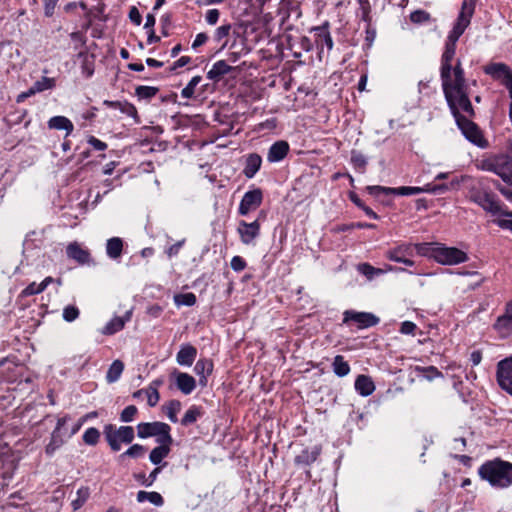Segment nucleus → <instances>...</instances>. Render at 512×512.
Returning a JSON list of instances; mask_svg holds the SVG:
<instances>
[{
  "label": "nucleus",
  "mask_w": 512,
  "mask_h": 512,
  "mask_svg": "<svg viewBox=\"0 0 512 512\" xmlns=\"http://www.w3.org/2000/svg\"><path fill=\"white\" fill-rule=\"evenodd\" d=\"M78 59L81 60V73L85 78H90L94 74L95 70V56L87 52H79L77 55Z\"/></svg>",
  "instance_id": "27"
},
{
  "label": "nucleus",
  "mask_w": 512,
  "mask_h": 512,
  "mask_svg": "<svg viewBox=\"0 0 512 512\" xmlns=\"http://www.w3.org/2000/svg\"><path fill=\"white\" fill-rule=\"evenodd\" d=\"M376 38V29L372 24H367L365 29V45L370 48Z\"/></svg>",
  "instance_id": "56"
},
{
  "label": "nucleus",
  "mask_w": 512,
  "mask_h": 512,
  "mask_svg": "<svg viewBox=\"0 0 512 512\" xmlns=\"http://www.w3.org/2000/svg\"><path fill=\"white\" fill-rule=\"evenodd\" d=\"M180 410L181 402L178 400H171L166 406V416L171 422L176 423L178 422L177 414Z\"/></svg>",
  "instance_id": "46"
},
{
  "label": "nucleus",
  "mask_w": 512,
  "mask_h": 512,
  "mask_svg": "<svg viewBox=\"0 0 512 512\" xmlns=\"http://www.w3.org/2000/svg\"><path fill=\"white\" fill-rule=\"evenodd\" d=\"M289 151V143L286 140H278L269 147L267 152V161L269 163L280 162L287 157Z\"/></svg>",
  "instance_id": "17"
},
{
  "label": "nucleus",
  "mask_w": 512,
  "mask_h": 512,
  "mask_svg": "<svg viewBox=\"0 0 512 512\" xmlns=\"http://www.w3.org/2000/svg\"><path fill=\"white\" fill-rule=\"evenodd\" d=\"M329 28L330 23L325 21L322 25L312 27L310 30L311 32H314L315 44L320 51H322L324 47H326L328 51L333 49L334 42Z\"/></svg>",
  "instance_id": "14"
},
{
  "label": "nucleus",
  "mask_w": 512,
  "mask_h": 512,
  "mask_svg": "<svg viewBox=\"0 0 512 512\" xmlns=\"http://www.w3.org/2000/svg\"><path fill=\"white\" fill-rule=\"evenodd\" d=\"M103 105L110 109H117L120 110L123 114L138 118V112L136 107L128 102V101H111V100H104Z\"/></svg>",
  "instance_id": "26"
},
{
  "label": "nucleus",
  "mask_w": 512,
  "mask_h": 512,
  "mask_svg": "<svg viewBox=\"0 0 512 512\" xmlns=\"http://www.w3.org/2000/svg\"><path fill=\"white\" fill-rule=\"evenodd\" d=\"M230 265L235 272H241L246 268V261L241 256H234Z\"/></svg>",
  "instance_id": "57"
},
{
  "label": "nucleus",
  "mask_w": 512,
  "mask_h": 512,
  "mask_svg": "<svg viewBox=\"0 0 512 512\" xmlns=\"http://www.w3.org/2000/svg\"><path fill=\"white\" fill-rule=\"evenodd\" d=\"M208 39H209V36L207 33H204V32L198 33L196 35L194 41L192 42V46H191L192 49L197 50L199 47L206 44Z\"/></svg>",
  "instance_id": "62"
},
{
  "label": "nucleus",
  "mask_w": 512,
  "mask_h": 512,
  "mask_svg": "<svg viewBox=\"0 0 512 512\" xmlns=\"http://www.w3.org/2000/svg\"><path fill=\"white\" fill-rule=\"evenodd\" d=\"M350 163L358 173H365L368 164L367 158L357 150L351 151Z\"/></svg>",
  "instance_id": "35"
},
{
  "label": "nucleus",
  "mask_w": 512,
  "mask_h": 512,
  "mask_svg": "<svg viewBox=\"0 0 512 512\" xmlns=\"http://www.w3.org/2000/svg\"><path fill=\"white\" fill-rule=\"evenodd\" d=\"M499 386L512 395V357L501 360L497 365Z\"/></svg>",
  "instance_id": "12"
},
{
  "label": "nucleus",
  "mask_w": 512,
  "mask_h": 512,
  "mask_svg": "<svg viewBox=\"0 0 512 512\" xmlns=\"http://www.w3.org/2000/svg\"><path fill=\"white\" fill-rule=\"evenodd\" d=\"M238 71V67L230 66L225 60H218L207 72V78L215 83H218L223 79L225 75Z\"/></svg>",
  "instance_id": "15"
},
{
  "label": "nucleus",
  "mask_w": 512,
  "mask_h": 512,
  "mask_svg": "<svg viewBox=\"0 0 512 512\" xmlns=\"http://www.w3.org/2000/svg\"><path fill=\"white\" fill-rule=\"evenodd\" d=\"M129 19L133 24H135L137 26H139L142 22V16H141L139 10L135 6L130 8Z\"/></svg>",
  "instance_id": "64"
},
{
  "label": "nucleus",
  "mask_w": 512,
  "mask_h": 512,
  "mask_svg": "<svg viewBox=\"0 0 512 512\" xmlns=\"http://www.w3.org/2000/svg\"><path fill=\"white\" fill-rule=\"evenodd\" d=\"M66 254L70 259L75 260L80 265L90 264L91 256L87 249H84L77 242L70 243L66 248Z\"/></svg>",
  "instance_id": "20"
},
{
  "label": "nucleus",
  "mask_w": 512,
  "mask_h": 512,
  "mask_svg": "<svg viewBox=\"0 0 512 512\" xmlns=\"http://www.w3.org/2000/svg\"><path fill=\"white\" fill-rule=\"evenodd\" d=\"M63 439L60 437L57 431H53L51 434L50 442L46 446V453L48 455L54 454V452L63 444Z\"/></svg>",
  "instance_id": "50"
},
{
  "label": "nucleus",
  "mask_w": 512,
  "mask_h": 512,
  "mask_svg": "<svg viewBox=\"0 0 512 512\" xmlns=\"http://www.w3.org/2000/svg\"><path fill=\"white\" fill-rule=\"evenodd\" d=\"M160 399L159 392L156 388L150 387L147 391V402L150 407H154Z\"/></svg>",
  "instance_id": "60"
},
{
  "label": "nucleus",
  "mask_w": 512,
  "mask_h": 512,
  "mask_svg": "<svg viewBox=\"0 0 512 512\" xmlns=\"http://www.w3.org/2000/svg\"><path fill=\"white\" fill-rule=\"evenodd\" d=\"M170 453V448L166 447H155L152 449L149 455V460L154 464L158 465L160 464L164 458L168 456Z\"/></svg>",
  "instance_id": "44"
},
{
  "label": "nucleus",
  "mask_w": 512,
  "mask_h": 512,
  "mask_svg": "<svg viewBox=\"0 0 512 512\" xmlns=\"http://www.w3.org/2000/svg\"><path fill=\"white\" fill-rule=\"evenodd\" d=\"M416 330V324L411 321L401 323L400 332L405 335H413Z\"/></svg>",
  "instance_id": "63"
},
{
  "label": "nucleus",
  "mask_w": 512,
  "mask_h": 512,
  "mask_svg": "<svg viewBox=\"0 0 512 512\" xmlns=\"http://www.w3.org/2000/svg\"><path fill=\"white\" fill-rule=\"evenodd\" d=\"M104 435L108 445L112 451H119L121 444H130L133 442L135 434L131 426H120L116 428L112 424H107L104 427Z\"/></svg>",
  "instance_id": "6"
},
{
  "label": "nucleus",
  "mask_w": 512,
  "mask_h": 512,
  "mask_svg": "<svg viewBox=\"0 0 512 512\" xmlns=\"http://www.w3.org/2000/svg\"><path fill=\"white\" fill-rule=\"evenodd\" d=\"M413 250H415V244H402L396 247L393 250H390L388 253V257L390 260L403 263L407 266H413L414 261L407 258V256H411L413 254Z\"/></svg>",
  "instance_id": "16"
},
{
  "label": "nucleus",
  "mask_w": 512,
  "mask_h": 512,
  "mask_svg": "<svg viewBox=\"0 0 512 512\" xmlns=\"http://www.w3.org/2000/svg\"><path fill=\"white\" fill-rule=\"evenodd\" d=\"M418 255L428 257L441 265H457L468 261L465 251L457 247H449L440 242H424L415 244Z\"/></svg>",
  "instance_id": "3"
},
{
  "label": "nucleus",
  "mask_w": 512,
  "mask_h": 512,
  "mask_svg": "<svg viewBox=\"0 0 512 512\" xmlns=\"http://www.w3.org/2000/svg\"><path fill=\"white\" fill-rule=\"evenodd\" d=\"M262 166V157L258 153H249L244 157L243 175L247 179H252Z\"/></svg>",
  "instance_id": "18"
},
{
  "label": "nucleus",
  "mask_w": 512,
  "mask_h": 512,
  "mask_svg": "<svg viewBox=\"0 0 512 512\" xmlns=\"http://www.w3.org/2000/svg\"><path fill=\"white\" fill-rule=\"evenodd\" d=\"M355 390L364 397L371 395L375 390L372 379L367 375H359L355 380Z\"/></svg>",
  "instance_id": "29"
},
{
  "label": "nucleus",
  "mask_w": 512,
  "mask_h": 512,
  "mask_svg": "<svg viewBox=\"0 0 512 512\" xmlns=\"http://www.w3.org/2000/svg\"><path fill=\"white\" fill-rule=\"evenodd\" d=\"M220 17V11L218 9H209L205 14V21L209 25H215Z\"/></svg>",
  "instance_id": "59"
},
{
  "label": "nucleus",
  "mask_w": 512,
  "mask_h": 512,
  "mask_svg": "<svg viewBox=\"0 0 512 512\" xmlns=\"http://www.w3.org/2000/svg\"><path fill=\"white\" fill-rule=\"evenodd\" d=\"M475 3L464 0L461 5V11L453 25L452 30L449 32L447 39L458 42L459 38L465 32L466 28L470 25L471 18L474 14Z\"/></svg>",
  "instance_id": "8"
},
{
  "label": "nucleus",
  "mask_w": 512,
  "mask_h": 512,
  "mask_svg": "<svg viewBox=\"0 0 512 512\" xmlns=\"http://www.w3.org/2000/svg\"><path fill=\"white\" fill-rule=\"evenodd\" d=\"M137 501L140 503L148 501L157 507H160L164 504V499L161 496V494L158 492H155V491H152V492L139 491L137 493Z\"/></svg>",
  "instance_id": "32"
},
{
  "label": "nucleus",
  "mask_w": 512,
  "mask_h": 512,
  "mask_svg": "<svg viewBox=\"0 0 512 512\" xmlns=\"http://www.w3.org/2000/svg\"><path fill=\"white\" fill-rule=\"evenodd\" d=\"M184 243L185 239H182L166 248L165 252L168 255V257L171 258L176 256L179 253L182 246L184 245Z\"/></svg>",
  "instance_id": "61"
},
{
  "label": "nucleus",
  "mask_w": 512,
  "mask_h": 512,
  "mask_svg": "<svg viewBox=\"0 0 512 512\" xmlns=\"http://www.w3.org/2000/svg\"><path fill=\"white\" fill-rule=\"evenodd\" d=\"M138 412V409L134 405H129L120 414V420L124 423L132 422Z\"/></svg>",
  "instance_id": "53"
},
{
  "label": "nucleus",
  "mask_w": 512,
  "mask_h": 512,
  "mask_svg": "<svg viewBox=\"0 0 512 512\" xmlns=\"http://www.w3.org/2000/svg\"><path fill=\"white\" fill-rule=\"evenodd\" d=\"M123 251V241L119 237H112L107 240L106 253L111 259H118Z\"/></svg>",
  "instance_id": "30"
},
{
  "label": "nucleus",
  "mask_w": 512,
  "mask_h": 512,
  "mask_svg": "<svg viewBox=\"0 0 512 512\" xmlns=\"http://www.w3.org/2000/svg\"><path fill=\"white\" fill-rule=\"evenodd\" d=\"M146 452V448L143 445L140 444H134L131 447H129L125 452H123L119 458L123 460L125 457H131V458H140L142 457Z\"/></svg>",
  "instance_id": "48"
},
{
  "label": "nucleus",
  "mask_w": 512,
  "mask_h": 512,
  "mask_svg": "<svg viewBox=\"0 0 512 512\" xmlns=\"http://www.w3.org/2000/svg\"><path fill=\"white\" fill-rule=\"evenodd\" d=\"M171 428L168 424L165 425V428L161 430V433L156 435V442L158 443L157 447H166L170 448L173 443V438L170 434Z\"/></svg>",
  "instance_id": "41"
},
{
  "label": "nucleus",
  "mask_w": 512,
  "mask_h": 512,
  "mask_svg": "<svg viewBox=\"0 0 512 512\" xmlns=\"http://www.w3.org/2000/svg\"><path fill=\"white\" fill-rule=\"evenodd\" d=\"M350 321L356 323L358 329H365L377 325L379 318L369 312L347 310L344 312L343 322L348 323Z\"/></svg>",
  "instance_id": "11"
},
{
  "label": "nucleus",
  "mask_w": 512,
  "mask_h": 512,
  "mask_svg": "<svg viewBox=\"0 0 512 512\" xmlns=\"http://www.w3.org/2000/svg\"><path fill=\"white\" fill-rule=\"evenodd\" d=\"M192 61L191 57L189 56H181L178 60H176L170 67L169 72L173 73L176 72L178 68L184 67L188 65Z\"/></svg>",
  "instance_id": "58"
},
{
  "label": "nucleus",
  "mask_w": 512,
  "mask_h": 512,
  "mask_svg": "<svg viewBox=\"0 0 512 512\" xmlns=\"http://www.w3.org/2000/svg\"><path fill=\"white\" fill-rule=\"evenodd\" d=\"M87 143L97 151H104L107 149L108 145L107 143L101 141L100 139L96 138L95 136L91 135L87 138Z\"/></svg>",
  "instance_id": "55"
},
{
  "label": "nucleus",
  "mask_w": 512,
  "mask_h": 512,
  "mask_svg": "<svg viewBox=\"0 0 512 512\" xmlns=\"http://www.w3.org/2000/svg\"><path fill=\"white\" fill-rule=\"evenodd\" d=\"M360 19L367 24H372L371 5L369 0H358Z\"/></svg>",
  "instance_id": "45"
},
{
  "label": "nucleus",
  "mask_w": 512,
  "mask_h": 512,
  "mask_svg": "<svg viewBox=\"0 0 512 512\" xmlns=\"http://www.w3.org/2000/svg\"><path fill=\"white\" fill-rule=\"evenodd\" d=\"M475 166L482 171L498 175L503 182L512 186V156L506 153H490L477 159ZM496 188L507 200L512 202V189L503 186L498 180L481 177L469 188V198L493 216L512 217V212L493 192Z\"/></svg>",
  "instance_id": "1"
},
{
  "label": "nucleus",
  "mask_w": 512,
  "mask_h": 512,
  "mask_svg": "<svg viewBox=\"0 0 512 512\" xmlns=\"http://www.w3.org/2000/svg\"><path fill=\"white\" fill-rule=\"evenodd\" d=\"M158 92L159 88L154 86L140 85L135 88V96L139 100L150 101L158 94Z\"/></svg>",
  "instance_id": "37"
},
{
  "label": "nucleus",
  "mask_w": 512,
  "mask_h": 512,
  "mask_svg": "<svg viewBox=\"0 0 512 512\" xmlns=\"http://www.w3.org/2000/svg\"><path fill=\"white\" fill-rule=\"evenodd\" d=\"M48 127L55 130H65L66 136H69L73 130L74 125L70 119L65 116H53L48 120Z\"/></svg>",
  "instance_id": "28"
},
{
  "label": "nucleus",
  "mask_w": 512,
  "mask_h": 512,
  "mask_svg": "<svg viewBox=\"0 0 512 512\" xmlns=\"http://www.w3.org/2000/svg\"><path fill=\"white\" fill-rule=\"evenodd\" d=\"M333 371L338 377H344L349 374L350 366L348 362L344 360V357L337 355L333 361Z\"/></svg>",
  "instance_id": "39"
},
{
  "label": "nucleus",
  "mask_w": 512,
  "mask_h": 512,
  "mask_svg": "<svg viewBox=\"0 0 512 512\" xmlns=\"http://www.w3.org/2000/svg\"><path fill=\"white\" fill-rule=\"evenodd\" d=\"M176 387L185 395L191 394L196 388V380L193 376L185 372L174 371Z\"/></svg>",
  "instance_id": "19"
},
{
  "label": "nucleus",
  "mask_w": 512,
  "mask_h": 512,
  "mask_svg": "<svg viewBox=\"0 0 512 512\" xmlns=\"http://www.w3.org/2000/svg\"><path fill=\"white\" fill-rule=\"evenodd\" d=\"M455 122L463 136L470 143L481 149H487L490 146L478 124L467 117H459Z\"/></svg>",
  "instance_id": "7"
},
{
  "label": "nucleus",
  "mask_w": 512,
  "mask_h": 512,
  "mask_svg": "<svg viewBox=\"0 0 512 512\" xmlns=\"http://www.w3.org/2000/svg\"><path fill=\"white\" fill-rule=\"evenodd\" d=\"M430 19H431L430 13H428L425 10L418 9V10L411 12V14H410V20H411V22H413L415 24L426 23V22H429Z\"/></svg>",
  "instance_id": "51"
},
{
  "label": "nucleus",
  "mask_w": 512,
  "mask_h": 512,
  "mask_svg": "<svg viewBox=\"0 0 512 512\" xmlns=\"http://www.w3.org/2000/svg\"><path fill=\"white\" fill-rule=\"evenodd\" d=\"M56 86L55 78L42 77L40 80L33 83L30 87V93L36 94L46 90L53 89Z\"/></svg>",
  "instance_id": "34"
},
{
  "label": "nucleus",
  "mask_w": 512,
  "mask_h": 512,
  "mask_svg": "<svg viewBox=\"0 0 512 512\" xmlns=\"http://www.w3.org/2000/svg\"><path fill=\"white\" fill-rule=\"evenodd\" d=\"M203 415V411L201 407L192 405L185 412L183 418L181 419V424L183 426H189L195 423L201 416Z\"/></svg>",
  "instance_id": "36"
},
{
  "label": "nucleus",
  "mask_w": 512,
  "mask_h": 512,
  "mask_svg": "<svg viewBox=\"0 0 512 512\" xmlns=\"http://www.w3.org/2000/svg\"><path fill=\"white\" fill-rule=\"evenodd\" d=\"M132 309L126 311V313L119 317L112 318L101 330L104 335H113L122 330L127 322L131 320Z\"/></svg>",
  "instance_id": "21"
},
{
  "label": "nucleus",
  "mask_w": 512,
  "mask_h": 512,
  "mask_svg": "<svg viewBox=\"0 0 512 512\" xmlns=\"http://www.w3.org/2000/svg\"><path fill=\"white\" fill-rule=\"evenodd\" d=\"M90 491L88 487H80L76 492V498L72 500L73 510L80 509L88 500Z\"/></svg>",
  "instance_id": "40"
},
{
  "label": "nucleus",
  "mask_w": 512,
  "mask_h": 512,
  "mask_svg": "<svg viewBox=\"0 0 512 512\" xmlns=\"http://www.w3.org/2000/svg\"><path fill=\"white\" fill-rule=\"evenodd\" d=\"M44 289L41 288V284H37L36 282L30 283L25 289L22 290L21 296L28 297L32 295H37L43 292Z\"/></svg>",
  "instance_id": "54"
},
{
  "label": "nucleus",
  "mask_w": 512,
  "mask_h": 512,
  "mask_svg": "<svg viewBox=\"0 0 512 512\" xmlns=\"http://www.w3.org/2000/svg\"><path fill=\"white\" fill-rule=\"evenodd\" d=\"M174 302L177 306H193L196 303L194 293H182L174 296Z\"/></svg>",
  "instance_id": "47"
},
{
  "label": "nucleus",
  "mask_w": 512,
  "mask_h": 512,
  "mask_svg": "<svg viewBox=\"0 0 512 512\" xmlns=\"http://www.w3.org/2000/svg\"><path fill=\"white\" fill-rule=\"evenodd\" d=\"M167 423L164 422H142L137 425V435L139 438L145 439L155 437L161 430L165 428Z\"/></svg>",
  "instance_id": "23"
},
{
  "label": "nucleus",
  "mask_w": 512,
  "mask_h": 512,
  "mask_svg": "<svg viewBox=\"0 0 512 512\" xmlns=\"http://www.w3.org/2000/svg\"><path fill=\"white\" fill-rule=\"evenodd\" d=\"M232 33H235V29L231 23L226 21L214 30L212 40L217 44H220L219 50L226 48L229 37Z\"/></svg>",
  "instance_id": "22"
},
{
  "label": "nucleus",
  "mask_w": 512,
  "mask_h": 512,
  "mask_svg": "<svg viewBox=\"0 0 512 512\" xmlns=\"http://www.w3.org/2000/svg\"><path fill=\"white\" fill-rule=\"evenodd\" d=\"M194 371L198 376L210 375L213 371V363L209 359H199L195 364Z\"/></svg>",
  "instance_id": "43"
},
{
  "label": "nucleus",
  "mask_w": 512,
  "mask_h": 512,
  "mask_svg": "<svg viewBox=\"0 0 512 512\" xmlns=\"http://www.w3.org/2000/svg\"><path fill=\"white\" fill-rule=\"evenodd\" d=\"M447 185H435L432 188L430 185L426 187H414V186H401V187H384L380 185L367 186V192L375 198L376 201L384 206H390L393 203L394 196H411L418 195L423 192H436L437 190H447Z\"/></svg>",
  "instance_id": "4"
},
{
  "label": "nucleus",
  "mask_w": 512,
  "mask_h": 512,
  "mask_svg": "<svg viewBox=\"0 0 512 512\" xmlns=\"http://www.w3.org/2000/svg\"><path fill=\"white\" fill-rule=\"evenodd\" d=\"M483 72L505 88L512 84V69L503 62H490L483 67Z\"/></svg>",
  "instance_id": "10"
},
{
  "label": "nucleus",
  "mask_w": 512,
  "mask_h": 512,
  "mask_svg": "<svg viewBox=\"0 0 512 512\" xmlns=\"http://www.w3.org/2000/svg\"><path fill=\"white\" fill-rule=\"evenodd\" d=\"M442 89L455 121L459 117H465L461 114V111L469 117L475 116L474 108L469 99V88L466 83L465 72L459 59L455 63L454 78L442 82Z\"/></svg>",
  "instance_id": "2"
},
{
  "label": "nucleus",
  "mask_w": 512,
  "mask_h": 512,
  "mask_svg": "<svg viewBox=\"0 0 512 512\" xmlns=\"http://www.w3.org/2000/svg\"><path fill=\"white\" fill-rule=\"evenodd\" d=\"M196 356L197 349L190 344H184L180 347V350L176 355V361L181 366L190 367L193 364Z\"/></svg>",
  "instance_id": "24"
},
{
  "label": "nucleus",
  "mask_w": 512,
  "mask_h": 512,
  "mask_svg": "<svg viewBox=\"0 0 512 512\" xmlns=\"http://www.w3.org/2000/svg\"><path fill=\"white\" fill-rule=\"evenodd\" d=\"M201 81L202 77L200 75L192 77L188 84L182 89L181 96L185 99L193 98L195 95V88Z\"/></svg>",
  "instance_id": "42"
},
{
  "label": "nucleus",
  "mask_w": 512,
  "mask_h": 512,
  "mask_svg": "<svg viewBox=\"0 0 512 512\" xmlns=\"http://www.w3.org/2000/svg\"><path fill=\"white\" fill-rule=\"evenodd\" d=\"M320 453L321 449L318 446L305 448L295 457V463L301 466H310L317 460Z\"/></svg>",
  "instance_id": "25"
},
{
  "label": "nucleus",
  "mask_w": 512,
  "mask_h": 512,
  "mask_svg": "<svg viewBox=\"0 0 512 512\" xmlns=\"http://www.w3.org/2000/svg\"><path fill=\"white\" fill-rule=\"evenodd\" d=\"M263 192L260 188L247 191L239 204V213L246 215L251 211L256 210L262 203Z\"/></svg>",
  "instance_id": "13"
},
{
  "label": "nucleus",
  "mask_w": 512,
  "mask_h": 512,
  "mask_svg": "<svg viewBox=\"0 0 512 512\" xmlns=\"http://www.w3.org/2000/svg\"><path fill=\"white\" fill-rule=\"evenodd\" d=\"M260 226H238L237 231L244 244H253L259 235Z\"/></svg>",
  "instance_id": "31"
},
{
  "label": "nucleus",
  "mask_w": 512,
  "mask_h": 512,
  "mask_svg": "<svg viewBox=\"0 0 512 512\" xmlns=\"http://www.w3.org/2000/svg\"><path fill=\"white\" fill-rule=\"evenodd\" d=\"M495 326L507 332L512 331V300L507 304L505 314L498 317Z\"/></svg>",
  "instance_id": "33"
},
{
  "label": "nucleus",
  "mask_w": 512,
  "mask_h": 512,
  "mask_svg": "<svg viewBox=\"0 0 512 512\" xmlns=\"http://www.w3.org/2000/svg\"><path fill=\"white\" fill-rule=\"evenodd\" d=\"M457 42L447 39L444 43V50L441 55L440 65V78L441 82L448 81L454 78L453 60L456 55Z\"/></svg>",
  "instance_id": "9"
},
{
  "label": "nucleus",
  "mask_w": 512,
  "mask_h": 512,
  "mask_svg": "<svg viewBox=\"0 0 512 512\" xmlns=\"http://www.w3.org/2000/svg\"><path fill=\"white\" fill-rule=\"evenodd\" d=\"M479 475L495 488H508L512 485V463L499 458L487 461L479 468Z\"/></svg>",
  "instance_id": "5"
},
{
  "label": "nucleus",
  "mask_w": 512,
  "mask_h": 512,
  "mask_svg": "<svg viewBox=\"0 0 512 512\" xmlns=\"http://www.w3.org/2000/svg\"><path fill=\"white\" fill-rule=\"evenodd\" d=\"M79 309L74 305H68L63 309V319L66 322H73L79 317Z\"/></svg>",
  "instance_id": "52"
},
{
  "label": "nucleus",
  "mask_w": 512,
  "mask_h": 512,
  "mask_svg": "<svg viewBox=\"0 0 512 512\" xmlns=\"http://www.w3.org/2000/svg\"><path fill=\"white\" fill-rule=\"evenodd\" d=\"M100 438V432L94 427L88 428L83 434V441L87 445L94 446L98 443Z\"/></svg>",
  "instance_id": "49"
},
{
  "label": "nucleus",
  "mask_w": 512,
  "mask_h": 512,
  "mask_svg": "<svg viewBox=\"0 0 512 512\" xmlns=\"http://www.w3.org/2000/svg\"><path fill=\"white\" fill-rule=\"evenodd\" d=\"M123 370H124V364L122 361H120V360L113 361L107 371V374H106L107 382L108 383L116 382L120 378Z\"/></svg>",
  "instance_id": "38"
}]
</instances>
